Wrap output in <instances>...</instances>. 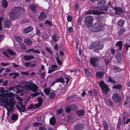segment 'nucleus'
Here are the masks:
<instances>
[{
  "instance_id": "f257e3e1",
  "label": "nucleus",
  "mask_w": 130,
  "mask_h": 130,
  "mask_svg": "<svg viewBox=\"0 0 130 130\" xmlns=\"http://www.w3.org/2000/svg\"><path fill=\"white\" fill-rule=\"evenodd\" d=\"M4 88L0 87V102L4 103L7 111V115L8 116L11 111L14 110L13 106L15 104L13 98L14 94L11 92L4 93Z\"/></svg>"
},
{
  "instance_id": "f03ea898",
  "label": "nucleus",
  "mask_w": 130,
  "mask_h": 130,
  "mask_svg": "<svg viewBox=\"0 0 130 130\" xmlns=\"http://www.w3.org/2000/svg\"><path fill=\"white\" fill-rule=\"evenodd\" d=\"M22 82L19 83V85L21 86L22 91L25 90H31L36 92L38 90V87L35 84L30 82Z\"/></svg>"
},
{
  "instance_id": "7ed1b4c3",
  "label": "nucleus",
  "mask_w": 130,
  "mask_h": 130,
  "mask_svg": "<svg viewBox=\"0 0 130 130\" xmlns=\"http://www.w3.org/2000/svg\"><path fill=\"white\" fill-rule=\"evenodd\" d=\"M24 12L23 10L20 7H14L9 14V16L11 19H13L18 18L21 13Z\"/></svg>"
},
{
  "instance_id": "20e7f679",
  "label": "nucleus",
  "mask_w": 130,
  "mask_h": 130,
  "mask_svg": "<svg viewBox=\"0 0 130 130\" xmlns=\"http://www.w3.org/2000/svg\"><path fill=\"white\" fill-rule=\"evenodd\" d=\"M104 28L103 25L101 24L96 23L89 28V30L93 32H98L103 30Z\"/></svg>"
},
{
  "instance_id": "39448f33",
  "label": "nucleus",
  "mask_w": 130,
  "mask_h": 130,
  "mask_svg": "<svg viewBox=\"0 0 130 130\" xmlns=\"http://www.w3.org/2000/svg\"><path fill=\"white\" fill-rule=\"evenodd\" d=\"M93 20V17L91 16L86 17L84 21V25L85 26H89L92 24Z\"/></svg>"
},
{
  "instance_id": "423d86ee",
  "label": "nucleus",
  "mask_w": 130,
  "mask_h": 130,
  "mask_svg": "<svg viewBox=\"0 0 130 130\" xmlns=\"http://www.w3.org/2000/svg\"><path fill=\"white\" fill-rule=\"evenodd\" d=\"M16 98L17 99L19 100L18 103L20 104L21 106L20 107L17 106V108L19 110L20 112H24L25 110V106L24 105H22V103L23 100L21 99L19 96H17Z\"/></svg>"
},
{
  "instance_id": "0eeeda50",
  "label": "nucleus",
  "mask_w": 130,
  "mask_h": 130,
  "mask_svg": "<svg viewBox=\"0 0 130 130\" xmlns=\"http://www.w3.org/2000/svg\"><path fill=\"white\" fill-rule=\"evenodd\" d=\"M99 84L103 92L105 93H107L109 90V88L105 83L101 80Z\"/></svg>"
},
{
  "instance_id": "6e6552de",
  "label": "nucleus",
  "mask_w": 130,
  "mask_h": 130,
  "mask_svg": "<svg viewBox=\"0 0 130 130\" xmlns=\"http://www.w3.org/2000/svg\"><path fill=\"white\" fill-rule=\"evenodd\" d=\"M99 58L98 57H92L90 59V62L93 66L96 67L99 65Z\"/></svg>"
},
{
  "instance_id": "1a4fd4ad",
  "label": "nucleus",
  "mask_w": 130,
  "mask_h": 130,
  "mask_svg": "<svg viewBox=\"0 0 130 130\" xmlns=\"http://www.w3.org/2000/svg\"><path fill=\"white\" fill-rule=\"evenodd\" d=\"M112 98L114 102L116 103H119L121 101V96L118 93L113 94L112 96Z\"/></svg>"
},
{
  "instance_id": "9d476101",
  "label": "nucleus",
  "mask_w": 130,
  "mask_h": 130,
  "mask_svg": "<svg viewBox=\"0 0 130 130\" xmlns=\"http://www.w3.org/2000/svg\"><path fill=\"white\" fill-rule=\"evenodd\" d=\"M8 53L11 55H14L15 54V53L13 52L12 50L9 49H7V52L5 51H4L3 52V54L6 57H9Z\"/></svg>"
},
{
  "instance_id": "9b49d317",
  "label": "nucleus",
  "mask_w": 130,
  "mask_h": 130,
  "mask_svg": "<svg viewBox=\"0 0 130 130\" xmlns=\"http://www.w3.org/2000/svg\"><path fill=\"white\" fill-rule=\"evenodd\" d=\"M86 14H93L98 15L103 14V12H100L96 10H88L86 12Z\"/></svg>"
},
{
  "instance_id": "f8f14e48",
  "label": "nucleus",
  "mask_w": 130,
  "mask_h": 130,
  "mask_svg": "<svg viewBox=\"0 0 130 130\" xmlns=\"http://www.w3.org/2000/svg\"><path fill=\"white\" fill-rule=\"evenodd\" d=\"M3 25L5 28H9L11 25L10 20L8 19H5L3 23Z\"/></svg>"
},
{
  "instance_id": "ddd939ff",
  "label": "nucleus",
  "mask_w": 130,
  "mask_h": 130,
  "mask_svg": "<svg viewBox=\"0 0 130 130\" xmlns=\"http://www.w3.org/2000/svg\"><path fill=\"white\" fill-rule=\"evenodd\" d=\"M77 108V107L76 105H71L67 106L66 109V111L67 112H69L71 110H74Z\"/></svg>"
},
{
  "instance_id": "4468645a",
  "label": "nucleus",
  "mask_w": 130,
  "mask_h": 130,
  "mask_svg": "<svg viewBox=\"0 0 130 130\" xmlns=\"http://www.w3.org/2000/svg\"><path fill=\"white\" fill-rule=\"evenodd\" d=\"M89 48L92 50L93 52H97V43L94 42L91 43L89 46Z\"/></svg>"
},
{
  "instance_id": "2eb2a0df",
  "label": "nucleus",
  "mask_w": 130,
  "mask_h": 130,
  "mask_svg": "<svg viewBox=\"0 0 130 130\" xmlns=\"http://www.w3.org/2000/svg\"><path fill=\"white\" fill-rule=\"evenodd\" d=\"M115 57L117 60V62H120L122 60V54L119 52L117 53Z\"/></svg>"
},
{
  "instance_id": "dca6fc26",
  "label": "nucleus",
  "mask_w": 130,
  "mask_h": 130,
  "mask_svg": "<svg viewBox=\"0 0 130 130\" xmlns=\"http://www.w3.org/2000/svg\"><path fill=\"white\" fill-rule=\"evenodd\" d=\"M18 116L15 114H13L11 116V123H13L15 122L18 119Z\"/></svg>"
},
{
  "instance_id": "f3484780",
  "label": "nucleus",
  "mask_w": 130,
  "mask_h": 130,
  "mask_svg": "<svg viewBox=\"0 0 130 130\" xmlns=\"http://www.w3.org/2000/svg\"><path fill=\"white\" fill-rule=\"evenodd\" d=\"M84 128V125L80 124H78L74 127L75 130H81Z\"/></svg>"
},
{
  "instance_id": "a211bd4d",
  "label": "nucleus",
  "mask_w": 130,
  "mask_h": 130,
  "mask_svg": "<svg viewBox=\"0 0 130 130\" xmlns=\"http://www.w3.org/2000/svg\"><path fill=\"white\" fill-rule=\"evenodd\" d=\"M33 29L32 26H29L27 28H24L23 30V32L24 34H27L32 31Z\"/></svg>"
},
{
  "instance_id": "6ab92c4d",
  "label": "nucleus",
  "mask_w": 130,
  "mask_h": 130,
  "mask_svg": "<svg viewBox=\"0 0 130 130\" xmlns=\"http://www.w3.org/2000/svg\"><path fill=\"white\" fill-rule=\"evenodd\" d=\"M104 44L101 42H99L98 43H97V51L102 49L104 46Z\"/></svg>"
},
{
  "instance_id": "aec40b11",
  "label": "nucleus",
  "mask_w": 130,
  "mask_h": 130,
  "mask_svg": "<svg viewBox=\"0 0 130 130\" xmlns=\"http://www.w3.org/2000/svg\"><path fill=\"white\" fill-rule=\"evenodd\" d=\"M38 101V103L36 104H35V107L38 108L41 105L42 102V99L41 97H39L37 98Z\"/></svg>"
},
{
  "instance_id": "412c9836",
  "label": "nucleus",
  "mask_w": 130,
  "mask_h": 130,
  "mask_svg": "<svg viewBox=\"0 0 130 130\" xmlns=\"http://www.w3.org/2000/svg\"><path fill=\"white\" fill-rule=\"evenodd\" d=\"M32 52V53H37L39 54L40 53V52L38 50H35L34 48H30L27 50L26 53Z\"/></svg>"
},
{
  "instance_id": "4be33fe9",
  "label": "nucleus",
  "mask_w": 130,
  "mask_h": 130,
  "mask_svg": "<svg viewBox=\"0 0 130 130\" xmlns=\"http://www.w3.org/2000/svg\"><path fill=\"white\" fill-rule=\"evenodd\" d=\"M95 9H96L97 11H106L107 10V7L105 6L101 7H96Z\"/></svg>"
},
{
  "instance_id": "5701e85b",
  "label": "nucleus",
  "mask_w": 130,
  "mask_h": 130,
  "mask_svg": "<svg viewBox=\"0 0 130 130\" xmlns=\"http://www.w3.org/2000/svg\"><path fill=\"white\" fill-rule=\"evenodd\" d=\"M24 58L25 60H29L35 59V57L31 55H25L24 56Z\"/></svg>"
},
{
  "instance_id": "b1692460",
  "label": "nucleus",
  "mask_w": 130,
  "mask_h": 130,
  "mask_svg": "<svg viewBox=\"0 0 130 130\" xmlns=\"http://www.w3.org/2000/svg\"><path fill=\"white\" fill-rule=\"evenodd\" d=\"M114 9L115 11V13L118 14H120L122 12V9L120 8L115 7Z\"/></svg>"
},
{
  "instance_id": "393cba45",
  "label": "nucleus",
  "mask_w": 130,
  "mask_h": 130,
  "mask_svg": "<svg viewBox=\"0 0 130 130\" xmlns=\"http://www.w3.org/2000/svg\"><path fill=\"white\" fill-rule=\"evenodd\" d=\"M117 48L118 50H120L121 49L122 46V42L121 41H118L116 43Z\"/></svg>"
},
{
  "instance_id": "a878e982",
  "label": "nucleus",
  "mask_w": 130,
  "mask_h": 130,
  "mask_svg": "<svg viewBox=\"0 0 130 130\" xmlns=\"http://www.w3.org/2000/svg\"><path fill=\"white\" fill-rule=\"evenodd\" d=\"M24 42L26 45L29 46L32 43L31 40L29 39H25L24 40Z\"/></svg>"
},
{
  "instance_id": "bb28decb",
  "label": "nucleus",
  "mask_w": 130,
  "mask_h": 130,
  "mask_svg": "<svg viewBox=\"0 0 130 130\" xmlns=\"http://www.w3.org/2000/svg\"><path fill=\"white\" fill-rule=\"evenodd\" d=\"M55 57L56 59L57 63L59 65H61L62 63V62L60 60V57L58 55L57 53H56V56H55Z\"/></svg>"
},
{
  "instance_id": "cd10ccee",
  "label": "nucleus",
  "mask_w": 130,
  "mask_h": 130,
  "mask_svg": "<svg viewBox=\"0 0 130 130\" xmlns=\"http://www.w3.org/2000/svg\"><path fill=\"white\" fill-rule=\"evenodd\" d=\"M104 74V72L103 71L97 72L95 73L96 76L99 78L102 77Z\"/></svg>"
},
{
  "instance_id": "c85d7f7f",
  "label": "nucleus",
  "mask_w": 130,
  "mask_h": 130,
  "mask_svg": "<svg viewBox=\"0 0 130 130\" xmlns=\"http://www.w3.org/2000/svg\"><path fill=\"white\" fill-rule=\"evenodd\" d=\"M46 17V15L45 13L43 12H41L40 14V15L39 17V18L40 20H44Z\"/></svg>"
},
{
  "instance_id": "c756f323",
  "label": "nucleus",
  "mask_w": 130,
  "mask_h": 130,
  "mask_svg": "<svg viewBox=\"0 0 130 130\" xmlns=\"http://www.w3.org/2000/svg\"><path fill=\"white\" fill-rule=\"evenodd\" d=\"M2 6L4 8H6L7 7L8 4L6 0H2Z\"/></svg>"
},
{
  "instance_id": "7c9ffc66",
  "label": "nucleus",
  "mask_w": 130,
  "mask_h": 130,
  "mask_svg": "<svg viewBox=\"0 0 130 130\" xmlns=\"http://www.w3.org/2000/svg\"><path fill=\"white\" fill-rule=\"evenodd\" d=\"M85 111L83 109L78 110L77 112V114L79 116H82L84 115Z\"/></svg>"
},
{
  "instance_id": "2f4dec72",
  "label": "nucleus",
  "mask_w": 130,
  "mask_h": 130,
  "mask_svg": "<svg viewBox=\"0 0 130 130\" xmlns=\"http://www.w3.org/2000/svg\"><path fill=\"white\" fill-rule=\"evenodd\" d=\"M122 85L119 84H117L113 86L112 88L115 89H120L122 88Z\"/></svg>"
},
{
  "instance_id": "473e14b6",
  "label": "nucleus",
  "mask_w": 130,
  "mask_h": 130,
  "mask_svg": "<svg viewBox=\"0 0 130 130\" xmlns=\"http://www.w3.org/2000/svg\"><path fill=\"white\" fill-rule=\"evenodd\" d=\"M56 79V82L57 83L60 82L62 83H63L64 84V83L65 82H64V79L63 78H60Z\"/></svg>"
},
{
  "instance_id": "72a5a7b5",
  "label": "nucleus",
  "mask_w": 130,
  "mask_h": 130,
  "mask_svg": "<svg viewBox=\"0 0 130 130\" xmlns=\"http://www.w3.org/2000/svg\"><path fill=\"white\" fill-rule=\"evenodd\" d=\"M124 24V21L123 20L121 19L117 22L118 25L120 26H122Z\"/></svg>"
},
{
  "instance_id": "f704fd0d",
  "label": "nucleus",
  "mask_w": 130,
  "mask_h": 130,
  "mask_svg": "<svg viewBox=\"0 0 130 130\" xmlns=\"http://www.w3.org/2000/svg\"><path fill=\"white\" fill-rule=\"evenodd\" d=\"M50 123L52 125H54L56 123V120L53 117L50 119Z\"/></svg>"
},
{
  "instance_id": "c9c22d12",
  "label": "nucleus",
  "mask_w": 130,
  "mask_h": 130,
  "mask_svg": "<svg viewBox=\"0 0 130 130\" xmlns=\"http://www.w3.org/2000/svg\"><path fill=\"white\" fill-rule=\"evenodd\" d=\"M57 66L56 64H53L51 66V69L53 70H50L48 71L49 73H51L54 70H56L55 69L56 68H57Z\"/></svg>"
},
{
  "instance_id": "e433bc0d",
  "label": "nucleus",
  "mask_w": 130,
  "mask_h": 130,
  "mask_svg": "<svg viewBox=\"0 0 130 130\" xmlns=\"http://www.w3.org/2000/svg\"><path fill=\"white\" fill-rule=\"evenodd\" d=\"M103 125L104 130H108V128L107 123L106 121H104L103 123Z\"/></svg>"
},
{
  "instance_id": "4c0bfd02",
  "label": "nucleus",
  "mask_w": 130,
  "mask_h": 130,
  "mask_svg": "<svg viewBox=\"0 0 130 130\" xmlns=\"http://www.w3.org/2000/svg\"><path fill=\"white\" fill-rule=\"evenodd\" d=\"M43 91L46 95H48L50 91V88L49 87L46 88L43 90Z\"/></svg>"
},
{
  "instance_id": "58836bf2",
  "label": "nucleus",
  "mask_w": 130,
  "mask_h": 130,
  "mask_svg": "<svg viewBox=\"0 0 130 130\" xmlns=\"http://www.w3.org/2000/svg\"><path fill=\"white\" fill-rule=\"evenodd\" d=\"M53 40L55 42H57L59 39V37L55 34L53 35Z\"/></svg>"
},
{
  "instance_id": "ea45409f",
  "label": "nucleus",
  "mask_w": 130,
  "mask_h": 130,
  "mask_svg": "<svg viewBox=\"0 0 130 130\" xmlns=\"http://www.w3.org/2000/svg\"><path fill=\"white\" fill-rule=\"evenodd\" d=\"M15 38L16 39V41L19 43H21L22 42V40L21 37L19 36H15Z\"/></svg>"
},
{
  "instance_id": "a19ab883",
  "label": "nucleus",
  "mask_w": 130,
  "mask_h": 130,
  "mask_svg": "<svg viewBox=\"0 0 130 130\" xmlns=\"http://www.w3.org/2000/svg\"><path fill=\"white\" fill-rule=\"evenodd\" d=\"M24 65L25 66L29 68H30L34 66L33 64H31L29 62L25 63H24Z\"/></svg>"
},
{
  "instance_id": "79ce46f5",
  "label": "nucleus",
  "mask_w": 130,
  "mask_h": 130,
  "mask_svg": "<svg viewBox=\"0 0 130 130\" xmlns=\"http://www.w3.org/2000/svg\"><path fill=\"white\" fill-rule=\"evenodd\" d=\"M113 69L114 71L115 72H120L121 71V69L116 66H114L113 67Z\"/></svg>"
},
{
  "instance_id": "37998d69",
  "label": "nucleus",
  "mask_w": 130,
  "mask_h": 130,
  "mask_svg": "<svg viewBox=\"0 0 130 130\" xmlns=\"http://www.w3.org/2000/svg\"><path fill=\"white\" fill-rule=\"evenodd\" d=\"M98 2V5H101L105 4L104 0H99Z\"/></svg>"
},
{
  "instance_id": "c03bdc74",
  "label": "nucleus",
  "mask_w": 130,
  "mask_h": 130,
  "mask_svg": "<svg viewBox=\"0 0 130 130\" xmlns=\"http://www.w3.org/2000/svg\"><path fill=\"white\" fill-rule=\"evenodd\" d=\"M125 116H123L122 122H123V123H124V122H125V121L126 119L128 117V114L127 113H125Z\"/></svg>"
},
{
  "instance_id": "a18cd8bd",
  "label": "nucleus",
  "mask_w": 130,
  "mask_h": 130,
  "mask_svg": "<svg viewBox=\"0 0 130 130\" xmlns=\"http://www.w3.org/2000/svg\"><path fill=\"white\" fill-rule=\"evenodd\" d=\"M48 35L47 34H44L42 36V39L44 40H46L48 39Z\"/></svg>"
},
{
  "instance_id": "49530a36",
  "label": "nucleus",
  "mask_w": 130,
  "mask_h": 130,
  "mask_svg": "<svg viewBox=\"0 0 130 130\" xmlns=\"http://www.w3.org/2000/svg\"><path fill=\"white\" fill-rule=\"evenodd\" d=\"M4 19L3 17H1L0 18V31L2 29V22Z\"/></svg>"
},
{
  "instance_id": "de8ad7c7",
  "label": "nucleus",
  "mask_w": 130,
  "mask_h": 130,
  "mask_svg": "<svg viewBox=\"0 0 130 130\" xmlns=\"http://www.w3.org/2000/svg\"><path fill=\"white\" fill-rule=\"evenodd\" d=\"M30 8L34 11H35L36 9L35 6L34 4H31L30 6Z\"/></svg>"
},
{
  "instance_id": "09e8293b",
  "label": "nucleus",
  "mask_w": 130,
  "mask_h": 130,
  "mask_svg": "<svg viewBox=\"0 0 130 130\" xmlns=\"http://www.w3.org/2000/svg\"><path fill=\"white\" fill-rule=\"evenodd\" d=\"M55 96V93L54 92H52L50 94V97L52 99Z\"/></svg>"
},
{
  "instance_id": "8fccbe9b",
  "label": "nucleus",
  "mask_w": 130,
  "mask_h": 130,
  "mask_svg": "<svg viewBox=\"0 0 130 130\" xmlns=\"http://www.w3.org/2000/svg\"><path fill=\"white\" fill-rule=\"evenodd\" d=\"M87 76H88L89 75V72L88 70L87 69H85L84 70Z\"/></svg>"
},
{
  "instance_id": "3c124183",
  "label": "nucleus",
  "mask_w": 130,
  "mask_h": 130,
  "mask_svg": "<svg viewBox=\"0 0 130 130\" xmlns=\"http://www.w3.org/2000/svg\"><path fill=\"white\" fill-rule=\"evenodd\" d=\"M88 94L89 96H92L93 97H94V95H93L92 92L91 90H90L88 91Z\"/></svg>"
},
{
  "instance_id": "603ef678",
  "label": "nucleus",
  "mask_w": 130,
  "mask_h": 130,
  "mask_svg": "<svg viewBox=\"0 0 130 130\" xmlns=\"http://www.w3.org/2000/svg\"><path fill=\"white\" fill-rule=\"evenodd\" d=\"M45 23L46 24L48 25L50 27L52 26L51 23L49 21L46 20L45 22Z\"/></svg>"
},
{
  "instance_id": "864d4df0",
  "label": "nucleus",
  "mask_w": 130,
  "mask_h": 130,
  "mask_svg": "<svg viewBox=\"0 0 130 130\" xmlns=\"http://www.w3.org/2000/svg\"><path fill=\"white\" fill-rule=\"evenodd\" d=\"M45 73L44 72L41 74H39V75L40 76V77H41V78H44V77L45 76Z\"/></svg>"
},
{
  "instance_id": "5fc2aeb1",
  "label": "nucleus",
  "mask_w": 130,
  "mask_h": 130,
  "mask_svg": "<svg viewBox=\"0 0 130 130\" xmlns=\"http://www.w3.org/2000/svg\"><path fill=\"white\" fill-rule=\"evenodd\" d=\"M108 81L109 82H110L111 83L113 84H114L115 83V81L114 80H112L110 77L108 79Z\"/></svg>"
},
{
  "instance_id": "6e6d98bb",
  "label": "nucleus",
  "mask_w": 130,
  "mask_h": 130,
  "mask_svg": "<svg viewBox=\"0 0 130 130\" xmlns=\"http://www.w3.org/2000/svg\"><path fill=\"white\" fill-rule=\"evenodd\" d=\"M1 64L2 66H8L10 65L9 63H1Z\"/></svg>"
},
{
  "instance_id": "4d7b16f0",
  "label": "nucleus",
  "mask_w": 130,
  "mask_h": 130,
  "mask_svg": "<svg viewBox=\"0 0 130 130\" xmlns=\"http://www.w3.org/2000/svg\"><path fill=\"white\" fill-rule=\"evenodd\" d=\"M19 74L18 73L14 72V76L13 77V79H14L16 78L19 75Z\"/></svg>"
},
{
  "instance_id": "13d9d810",
  "label": "nucleus",
  "mask_w": 130,
  "mask_h": 130,
  "mask_svg": "<svg viewBox=\"0 0 130 130\" xmlns=\"http://www.w3.org/2000/svg\"><path fill=\"white\" fill-rule=\"evenodd\" d=\"M82 20V19L80 17H79L78 19V24L79 25H80L81 24V21Z\"/></svg>"
},
{
  "instance_id": "bf43d9fd",
  "label": "nucleus",
  "mask_w": 130,
  "mask_h": 130,
  "mask_svg": "<svg viewBox=\"0 0 130 130\" xmlns=\"http://www.w3.org/2000/svg\"><path fill=\"white\" fill-rule=\"evenodd\" d=\"M65 79L66 80V85H67V84L69 82L70 79V78H69L67 77H65Z\"/></svg>"
},
{
  "instance_id": "052dcab7",
  "label": "nucleus",
  "mask_w": 130,
  "mask_h": 130,
  "mask_svg": "<svg viewBox=\"0 0 130 130\" xmlns=\"http://www.w3.org/2000/svg\"><path fill=\"white\" fill-rule=\"evenodd\" d=\"M40 30L37 28L36 29V33L38 36H39L40 35Z\"/></svg>"
},
{
  "instance_id": "680f3d73",
  "label": "nucleus",
  "mask_w": 130,
  "mask_h": 130,
  "mask_svg": "<svg viewBox=\"0 0 130 130\" xmlns=\"http://www.w3.org/2000/svg\"><path fill=\"white\" fill-rule=\"evenodd\" d=\"M8 83V81L6 80L4 81L2 85L3 86H6L7 85Z\"/></svg>"
},
{
  "instance_id": "e2e57ef3",
  "label": "nucleus",
  "mask_w": 130,
  "mask_h": 130,
  "mask_svg": "<svg viewBox=\"0 0 130 130\" xmlns=\"http://www.w3.org/2000/svg\"><path fill=\"white\" fill-rule=\"evenodd\" d=\"M72 18L71 16H68L67 17L68 20L69 21H71L72 20Z\"/></svg>"
},
{
  "instance_id": "0e129e2a",
  "label": "nucleus",
  "mask_w": 130,
  "mask_h": 130,
  "mask_svg": "<svg viewBox=\"0 0 130 130\" xmlns=\"http://www.w3.org/2000/svg\"><path fill=\"white\" fill-rule=\"evenodd\" d=\"M39 129V130H46V128L44 126H40Z\"/></svg>"
},
{
  "instance_id": "69168bd1",
  "label": "nucleus",
  "mask_w": 130,
  "mask_h": 130,
  "mask_svg": "<svg viewBox=\"0 0 130 130\" xmlns=\"http://www.w3.org/2000/svg\"><path fill=\"white\" fill-rule=\"evenodd\" d=\"M33 125L34 126H38L41 124V123L37 122H34L33 124Z\"/></svg>"
},
{
  "instance_id": "338daca9",
  "label": "nucleus",
  "mask_w": 130,
  "mask_h": 130,
  "mask_svg": "<svg viewBox=\"0 0 130 130\" xmlns=\"http://www.w3.org/2000/svg\"><path fill=\"white\" fill-rule=\"evenodd\" d=\"M4 37V35H0V42L2 41Z\"/></svg>"
},
{
  "instance_id": "774afa93",
  "label": "nucleus",
  "mask_w": 130,
  "mask_h": 130,
  "mask_svg": "<svg viewBox=\"0 0 130 130\" xmlns=\"http://www.w3.org/2000/svg\"><path fill=\"white\" fill-rule=\"evenodd\" d=\"M130 121V119H127L126 121H125L124 122V124H127Z\"/></svg>"
}]
</instances>
